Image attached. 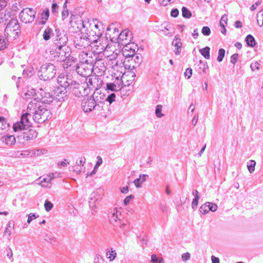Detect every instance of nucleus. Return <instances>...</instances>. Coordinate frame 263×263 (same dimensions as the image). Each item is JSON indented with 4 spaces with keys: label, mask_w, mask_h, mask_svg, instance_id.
<instances>
[{
    "label": "nucleus",
    "mask_w": 263,
    "mask_h": 263,
    "mask_svg": "<svg viewBox=\"0 0 263 263\" xmlns=\"http://www.w3.org/2000/svg\"><path fill=\"white\" fill-rule=\"evenodd\" d=\"M56 35L50 51L54 60L57 61H64L70 55V48L66 46L68 37L64 31L55 29Z\"/></svg>",
    "instance_id": "obj_1"
},
{
    "label": "nucleus",
    "mask_w": 263,
    "mask_h": 263,
    "mask_svg": "<svg viewBox=\"0 0 263 263\" xmlns=\"http://www.w3.org/2000/svg\"><path fill=\"white\" fill-rule=\"evenodd\" d=\"M27 110L32 114L33 120L38 123H43L51 117V113L42 102L36 99L31 101L27 106Z\"/></svg>",
    "instance_id": "obj_2"
},
{
    "label": "nucleus",
    "mask_w": 263,
    "mask_h": 263,
    "mask_svg": "<svg viewBox=\"0 0 263 263\" xmlns=\"http://www.w3.org/2000/svg\"><path fill=\"white\" fill-rule=\"evenodd\" d=\"M131 49L130 46H125L122 50L123 56L125 59L124 62L126 68L133 69L138 67L142 62V56L136 53L135 50H131L128 53L126 50Z\"/></svg>",
    "instance_id": "obj_3"
},
{
    "label": "nucleus",
    "mask_w": 263,
    "mask_h": 263,
    "mask_svg": "<svg viewBox=\"0 0 263 263\" xmlns=\"http://www.w3.org/2000/svg\"><path fill=\"white\" fill-rule=\"evenodd\" d=\"M91 49L97 53H100L110 48L109 41L106 36H100L92 38Z\"/></svg>",
    "instance_id": "obj_4"
},
{
    "label": "nucleus",
    "mask_w": 263,
    "mask_h": 263,
    "mask_svg": "<svg viewBox=\"0 0 263 263\" xmlns=\"http://www.w3.org/2000/svg\"><path fill=\"white\" fill-rule=\"evenodd\" d=\"M21 33L20 24L16 18H10L5 29V36L15 39Z\"/></svg>",
    "instance_id": "obj_5"
},
{
    "label": "nucleus",
    "mask_w": 263,
    "mask_h": 263,
    "mask_svg": "<svg viewBox=\"0 0 263 263\" xmlns=\"http://www.w3.org/2000/svg\"><path fill=\"white\" fill-rule=\"evenodd\" d=\"M91 40L92 37L89 36L88 33H81L77 34L74 37L73 44L77 49L83 50L87 48H91Z\"/></svg>",
    "instance_id": "obj_6"
},
{
    "label": "nucleus",
    "mask_w": 263,
    "mask_h": 263,
    "mask_svg": "<svg viewBox=\"0 0 263 263\" xmlns=\"http://www.w3.org/2000/svg\"><path fill=\"white\" fill-rule=\"evenodd\" d=\"M56 71L55 66L53 64L45 63L40 67L38 74L41 80L46 81L54 78Z\"/></svg>",
    "instance_id": "obj_7"
},
{
    "label": "nucleus",
    "mask_w": 263,
    "mask_h": 263,
    "mask_svg": "<svg viewBox=\"0 0 263 263\" xmlns=\"http://www.w3.org/2000/svg\"><path fill=\"white\" fill-rule=\"evenodd\" d=\"M121 210H118L117 208L110 209L109 211L108 219L110 223L116 227H119L123 228L126 226V224L122 220Z\"/></svg>",
    "instance_id": "obj_8"
},
{
    "label": "nucleus",
    "mask_w": 263,
    "mask_h": 263,
    "mask_svg": "<svg viewBox=\"0 0 263 263\" xmlns=\"http://www.w3.org/2000/svg\"><path fill=\"white\" fill-rule=\"evenodd\" d=\"M32 117V114L28 111L22 115L20 122L13 124V129L15 132L24 130L31 125L29 118Z\"/></svg>",
    "instance_id": "obj_9"
},
{
    "label": "nucleus",
    "mask_w": 263,
    "mask_h": 263,
    "mask_svg": "<svg viewBox=\"0 0 263 263\" xmlns=\"http://www.w3.org/2000/svg\"><path fill=\"white\" fill-rule=\"evenodd\" d=\"M53 88L49 87L48 86H46L44 88H40L39 91L37 92L38 96L37 98L40 101L37 100L38 102H42V104H50L52 102L54 96L51 95L49 91L52 90Z\"/></svg>",
    "instance_id": "obj_10"
},
{
    "label": "nucleus",
    "mask_w": 263,
    "mask_h": 263,
    "mask_svg": "<svg viewBox=\"0 0 263 263\" xmlns=\"http://www.w3.org/2000/svg\"><path fill=\"white\" fill-rule=\"evenodd\" d=\"M36 15V11L33 8H26L21 11L19 18L22 22L25 24L32 23Z\"/></svg>",
    "instance_id": "obj_11"
},
{
    "label": "nucleus",
    "mask_w": 263,
    "mask_h": 263,
    "mask_svg": "<svg viewBox=\"0 0 263 263\" xmlns=\"http://www.w3.org/2000/svg\"><path fill=\"white\" fill-rule=\"evenodd\" d=\"M130 76L132 77V79L130 80H127V83L125 84L124 85H129L130 84V82H132L134 80L135 78L136 77V74L134 72H129L127 74H124V75L123 76V78L121 80V82H120L119 83H117V84H115L114 83H109L106 84V88L107 90H111L112 91H118L122 87V84L123 83V80H125L127 76Z\"/></svg>",
    "instance_id": "obj_12"
},
{
    "label": "nucleus",
    "mask_w": 263,
    "mask_h": 263,
    "mask_svg": "<svg viewBox=\"0 0 263 263\" xmlns=\"http://www.w3.org/2000/svg\"><path fill=\"white\" fill-rule=\"evenodd\" d=\"M76 70L78 74L84 77H89L93 72L92 66L87 60L85 63L80 62L78 64Z\"/></svg>",
    "instance_id": "obj_13"
},
{
    "label": "nucleus",
    "mask_w": 263,
    "mask_h": 263,
    "mask_svg": "<svg viewBox=\"0 0 263 263\" xmlns=\"http://www.w3.org/2000/svg\"><path fill=\"white\" fill-rule=\"evenodd\" d=\"M82 109L85 112H90L93 110H100L98 108V104H95L91 97L85 98L81 103Z\"/></svg>",
    "instance_id": "obj_14"
},
{
    "label": "nucleus",
    "mask_w": 263,
    "mask_h": 263,
    "mask_svg": "<svg viewBox=\"0 0 263 263\" xmlns=\"http://www.w3.org/2000/svg\"><path fill=\"white\" fill-rule=\"evenodd\" d=\"M92 66L93 72L95 74L102 75L107 69V62L102 59H96Z\"/></svg>",
    "instance_id": "obj_15"
},
{
    "label": "nucleus",
    "mask_w": 263,
    "mask_h": 263,
    "mask_svg": "<svg viewBox=\"0 0 263 263\" xmlns=\"http://www.w3.org/2000/svg\"><path fill=\"white\" fill-rule=\"evenodd\" d=\"M89 26L91 30L89 32L88 34L90 37L93 38L102 35V31L100 29V28L102 27V23L97 21V20H93L92 23H90Z\"/></svg>",
    "instance_id": "obj_16"
},
{
    "label": "nucleus",
    "mask_w": 263,
    "mask_h": 263,
    "mask_svg": "<svg viewBox=\"0 0 263 263\" xmlns=\"http://www.w3.org/2000/svg\"><path fill=\"white\" fill-rule=\"evenodd\" d=\"M95 104H98V108L101 110L103 108V105L106 101L105 95L101 92L99 89H96L94 91L93 95L90 96Z\"/></svg>",
    "instance_id": "obj_17"
},
{
    "label": "nucleus",
    "mask_w": 263,
    "mask_h": 263,
    "mask_svg": "<svg viewBox=\"0 0 263 263\" xmlns=\"http://www.w3.org/2000/svg\"><path fill=\"white\" fill-rule=\"evenodd\" d=\"M67 88L64 86H58L55 87L52 91L53 92L54 98L58 101H62L64 100L68 96Z\"/></svg>",
    "instance_id": "obj_18"
},
{
    "label": "nucleus",
    "mask_w": 263,
    "mask_h": 263,
    "mask_svg": "<svg viewBox=\"0 0 263 263\" xmlns=\"http://www.w3.org/2000/svg\"><path fill=\"white\" fill-rule=\"evenodd\" d=\"M37 136V133L34 129H30L27 132H23L21 135L17 137V139L20 142L24 143L22 141V140L24 141H29L34 139Z\"/></svg>",
    "instance_id": "obj_19"
},
{
    "label": "nucleus",
    "mask_w": 263,
    "mask_h": 263,
    "mask_svg": "<svg viewBox=\"0 0 263 263\" xmlns=\"http://www.w3.org/2000/svg\"><path fill=\"white\" fill-rule=\"evenodd\" d=\"M88 78L86 79V82L85 83H84L85 85V87L88 89V91L90 90H96V89H98L99 87V81L98 79L96 76H91L90 77H88Z\"/></svg>",
    "instance_id": "obj_20"
},
{
    "label": "nucleus",
    "mask_w": 263,
    "mask_h": 263,
    "mask_svg": "<svg viewBox=\"0 0 263 263\" xmlns=\"http://www.w3.org/2000/svg\"><path fill=\"white\" fill-rule=\"evenodd\" d=\"M73 80H72L67 74L64 73L60 74L57 79V82L60 86H64L67 89L72 84Z\"/></svg>",
    "instance_id": "obj_21"
},
{
    "label": "nucleus",
    "mask_w": 263,
    "mask_h": 263,
    "mask_svg": "<svg viewBox=\"0 0 263 263\" xmlns=\"http://www.w3.org/2000/svg\"><path fill=\"white\" fill-rule=\"evenodd\" d=\"M81 89L83 90V86L82 84H80L77 82L73 81L72 84L68 87V90L71 91L73 95L76 97H80L81 94L79 89Z\"/></svg>",
    "instance_id": "obj_22"
},
{
    "label": "nucleus",
    "mask_w": 263,
    "mask_h": 263,
    "mask_svg": "<svg viewBox=\"0 0 263 263\" xmlns=\"http://www.w3.org/2000/svg\"><path fill=\"white\" fill-rule=\"evenodd\" d=\"M172 44L175 47V50H174L175 54L179 55L181 53V47L182 45V43L181 42V39L180 38L179 35L177 34L175 36Z\"/></svg>",
    "instance_id": "obj_23"
},
{
    "label": "nucleus",
    "mask_w": 263,
    "mask_h": 263,
    "mask_svg": "<svg viewBox=\"0 0 263 263\" xmlns=\"http://www.w3.org/2000/svg\"><path fill=\"white\" fill-rule=\"evenodd\" d=\"M209 67L206 62L200 60L199 63L196 66V70L199 73L202 74L206 72V70Z\"/></svg>",
    "instance_id": "obj_24"
},
{
    "label": "nucleus",
    "mask_w": 263,
    "mask_h": 263,
    "mask_svg": "<svg viewBox=\"0 0 263 263\" xmlns=\"http://www.w3.org/2000/svg\"><path fill=\"white\" fill-rule=\"evenodd\" d=\"M57 173L55 174H49V175L41 181L40 183L41 185L43 187H50L51 186L48 185V184L50 183L52 179L55 177V175H57Z\"/></svg>",
    "instance_id": "obj_25"
},
{
    "label": "nucleus",
    "mask_w": 263,
    "mask_h": 263,
    "mask_svg": "<svg viewBox=\"0 0 263 263\" xmlns=\"http://www.w3.org/2000/svg\"><path fill=\"white\" fill-rule=\"evenodd\" d=\"M117 53H113L109 59L106 60L107 62V66H109V68H114L115 66L118 65V61L117 60Z\"/></svg>",
    "instance_id": "obj_26"
},
{
    "label": "nucleus",
    "mask_w": 263,
    "mask_h": 263,
    "mask_svg": "<svg viewBox=\"0 0 263 263\" xmlns=\"http://www.w3.org/2000/svg\"><path fill=\"white\" fill-rule=\"evenodd\" d=\"M148 177V176L146 174L140 175L139 178L136 179L134 181L136 187L137 188L141 187L142 184L146 180Z\"/></svg>",
    "instance_id": "obj_27"
},
{
    "label": "nucleus",
    "mask_w": 263,
    "mask_h": 263,
    "mask_svg": "<svg viewBox=\"0 0 263 263\" xmlns=\"http://www.w3.org/2000/svg\"><path fill=\"white\" fill-rule=\"evenodd\" d=\"M132 34V33L127 30H124L122 31L119 34H117L116 36H118V40L119 42L121 41H123L124 40L128 41L130 39H128Z\"/></svg>",
    "instance_id": "obj_28"
},
{
    "label": "nucleus",
    "mask_w": 263,
    "mask_h": 263,
    "mask_svg": "<svg viewBox=\"0 0 263 263\" xmlns=\"http://www.w3.org/2000/svg\"><path fill=\"white\" fill-rule=\"evenodd\" d=\"M2 140L8 145H11L15 143V138L13 135H6L2 137Z\"/></svg>",
    "instance_id": "obj_29"
},
{
    "label": "nucleus",
    "mask_w": 263,
    "mask_h": 263,
    "mask_svg": "<svg viewBox=\"0 0 263 263\" xmlns=\"http://www.w3.org/2000/svg\"><path fill=\"white\" fill-rule=\"evenodd\" d=\"M11 17L9 12H1L0 13V24L4 23L5 25H7Z\"/></svg>",
    "instance_id": "obj_30"
},
{
    "label": "nucleus",
    "mask_w": 263,
    "mask_h": 263,
    "mask_svg": "<svg viewBox=\"0 0 263 263\" xmlns=\"http://www.w3.org/2000/svg\"><path fill=\"white\" fill-rule=\"evenodd\" d=\"M49 16V10L48 8H46L41 14V21L39 24L44 25Z\"/></svg>",
    "instance_id": "obj_31"
},
{
    "label": "nucleus",
    "mask_w": 263,
    "mask_h": 263,
    "mask_svg": "<svg viewBox=\"0 0 263 263\" xmlns=\"http://www.w3.org/2000/svg\"><path fill=\"white\" fill-rule=\"evenodd\" d=\"M106 258L110 261H112L115 259L117 256V253L115 250L112 248L108 250L106 254Z\"/></svg>",
    "instance_id": "obj_32"
},
{
    "label": "nucleus",
    "mask_w": 263,
    "mask_h": 263,
    "mask_svg": "<svg viewBox=\"0 0 263 263\" xmlns=\"http://www.w3.org/2000/svg\"><path fill=\"white\" fill-rule=\"evenodd\" d=\"M245 41L247 45L251 47H255L256 44L254 37L251 34H249L246 37Z\"/></svg>",
    "instance_id": "obj_33"
},
{
    "label": "nucleus",
    "mask_w": 263,
    "mask_h": 263,
    "mask_svg": "<svg viewBox=\"0 0 263 263\" xmlns=\"http://www.w3.org/2000/svg\"><path fill=\"white\" fill-rule=\"evenodd\" d=\"M97 193L93 192L91 194V197L89 198V204L90 208H96L97 207V203L98 204V198H96L93 199V197H95V195Z\"/></svg>",
    "instance_id": "obj_34"
},
{
    "label": "nucleus",
    "mask_w": 263,
    "mask_h": 263,
    "mask_svg": "<svg viewBox=\"0 0 263 263\" xmlns=\"http://www.w3.org/2000/svg\"><path fill=\"white\" fill-rule=\"evenodd\" d=\"M53 34V31L51 28L49 27L45 28L44 31L43 37L44 40L48 41L50 39L51 34Z\"/></svg>",
    "instance_id": "obj_35"
},
{
    "label": "nucleus",
    "mask_w": 263,
    "mask_h": 263,
    "mask_svg": "<svg viewBox=\"0 0 263 263\" xmlns=\"http://www.w3.org/2000/svg\"><path fill=\"white\" fill-rule=\"evenodd\" d=\"M210 48L208 46L199 50L200 53L206 59H209L210 58Z\"/></svg>",
    "instance_id": "obj_36"
},
{
    "label": "nucleus",
    "mask_w": 263,
    "mask_h": 263,
    "mask_svg": "<svg viewBox=\"0 0 263 263\" xmlns=\"http://www.w3.org/2000/svg\"><path fill=\"white\" fill-rule=\"evenodd\" d=\"M7 37L3 36H0V50H3L7 48L8 45V40Z\"/></svg>",
    "instance_id": "obj_37"
},
{
    "label": "nucleus",
    "mask_w": 263,
    "mask_h": 263,
    "mask_svg": "<svg viewBox=\"0 0 263 263\" xmlns=\"http://www.w3.org/2000/svg\"><path fill=\"white\" fill-rule=\"evenodd\" d=\"M171 30V25L168 24L164 27V29L162 28L161 31L163 32L164 35L168 36H171L173 35L174 32L170 31Z\"/></svg>",
    "instance_id": "obj_38"
},
{
    "label": "nucleus",
    "mask_w": 263,
    "mask_h": 263,
    "mask_svg": "<svg viewBox=\"0 0 263 263\" xmlns=\"http://www.w3.org/2000/svg\"><path fill=\"white\" fill-rule=\"evenodd\" d=\"M182 15L183 17L189 18L192 16V13L187 8L183 7L182 8Z\"/></svg>",
    "instance_id": "obj_39"
},
{
    "label": "nucleus",
    "mask_w": 263,
    "mask_h": 263,
    "mask_svg": "<svg viewBox=\"0 0 263 263\" xmlns=\"http://www.w3.org/2000/svg\"><path fill=\"white\" fill-rule=\"evenodd\" d=\"M44 239L52 245H54L56 242L55 238L53 236L48 234L44 236Z\"/></svg>",
    "instance_id": "obj_40"
},
{
    "label": "nucleus",
    "mask_w": 263,
    "mask_h": 263,
    "mask_svg": "<svg viewBox=\"0 0 263 263\" xmlns=\"http://www.w3.org/2000/svg\"><path fill=\"white\" fill-rule=\"evenodd\" d=\"M256 162L254 160H250L247 163V167L250 173H252L255 170Z\"/></svg>",
    "instance_id": "obj_41"
},
{
    "label": "nucleus",
    "mask_w": 263,
    "mask_h": 263,
    "mask_svg": "<svg viewBox=\"0 0 263 263\" xmlns=\"http://www.w3.org/2000/svg\"><path fill=\"white\" fill-rule=\"evenodd\" d=\"M0 124L2 129H6L9 126V124L7 122L6 119L3 117H0Z\"/></svg>",
    "instance_id": "obj_42"
},
{
    "label": "nucleus",
    "mask_w": 263,
    "mask_h": 263,
    "mask_svg": "<svg viewBox=\"0 0 263 263\" xmlns=\"http://www.w3.org/2000/svg\"><path fill=\"white\" fill-rule=\"evenodd\" d=\"M199 212L202 215H205L209 213V210L208 209V203H206V202L200 206L199 209Z\"/></svg>",
    "instance_id": "obj_43"
},
{
    "label": "nucleus",
    "mask_w": 263,
    "mask_h": 263,
    "mask_svg": "<svg viewBox=\"0 0 263 263\" xmlns=\"http://www.w3.org/2000/svg\"><path fill=\"white\" fill-rule=\"evenodd\" d=\"M162 106L161 105H158L156 106L155 110L156 116L158 118L163 117L164 115L161 112Z\"/></svg>",
    "instance_id": "obj_44"
},
{
    "label": "nucleus",
    "mask_w": 263,
    "mask_h": 263,
    "mask_svg": "<svg viewBox=\"0 0 263 263\" xmlns=\"http://www.w3.org/2000/svg\"><path fill=\"white\" fill-rule=\"evenodd\" d=\"M257 22L260 27L263 25V11L260 10L257 14Z\"/></svg>",
    "instance_id": "obj_45"
},
{
    "label": "nucleus",
    "mask_w": 263,
    "mask_h": 263,
    "mask_svg": "<svg viewBox=\"0 0 263 263\" xmlns=\"http://www.w3.org/2000/svg\"><path fill=\"white\" fill-rule=\"evenodd\" d=\"M224 55H225V50L223 48L220 49L218 50V57L217 59V61L219 62H221L223 59Z\"/></svg>",
    "instance_id": "obj_46"
},
{
    "label": "nucleus",
    "mask_w": 263,
    "mask_h": 263,
    "mask_svg": "<svg viewBox=\"0 0 263 263\" xmlns=\"http://www.w3.org/2000/svg\"><path fill=\"white\" fill-rule=\"evenodd\" d=\"M53 204L49 201L48 200H46L44 203L45 209L47 212H49L53 208Z\"/></svg>",
    "instance_id": "obj_47"
},
{
    "label": "nucleus",
    "mask_w": 263,
    "mask_h": 263,
    "mask_svg": "<svg viewBox=\"0 0 263 263\" xmlns=\"http://www.w3.org/2000/svg\"><path fill=\"white\" fill-rule=\"evenodd\" d=\"M206 203H208L209 211L215 212L217 210V205L216 204L210 202H208Z\"/></svg>",
    "instance_id": "obj_48"
},
{
    "label": "nucleus",
    "mask_w": 263,
    "mask_h": 263,
    "mask_svg": "<svg viewBox=\"0 0 263 263\" xmlns=\"http://www.w3.org/2000/svg\"><path fill=\"white\" fill-rule=\"evenodd\" d=\"M116 97V96L115 93H111L110 95H108L107 98H106V101L108 102L109 104H111L115 101Z\"/></svg>",
    "instance_id": "obj_49"
},
{
    "label": "nucleus",
    "mask_w": 263,
    "mask_h": 263,
    "mask_svg": "<svg viewBox=\"0 0 263 263\" xmlns=\"http://www.w3.org/2000/svg\"><path fill=\"white\" fill-rule=\"evenodd\" d=\"M201 32L204 35L208 36L211 34V29L208 26H204L202 29Z\"/></svg>",
    "instance_id": "obj_50"
},
{
    "label": "nucleus",
    "mask_w": 263,
    "mask_h": 263,
    "mask_svg": "<svg viewBox=\"0 0 263 263\" xmlns=\"http://www.w3.org/2000/svg\"><path fill=\"white\" fill-rule=\"evenodd\" d=\"M81 84H82L83 86V90L81 89H79L80 93H82L81 96L87 95L89 93L88 89L85 87V85H84V83H81Z\"/></svg>",
    "instance_id": "obj_51"
},
{
    "label": "nucleus",
    "mask_w": 263,
    "mask_h": 263,
    "mask_svg": "<svg viewBox=\"0 0 263 263\" xmlns=\"http://www.w3.org/2000/svg\"><path fill=\"white\" fill-rule=\"evenodd\" d=\"M228 21V17L226 14H224L222 15V16L221 18L220 21V25L221 27H223V25L224 24H227Z\"/></svg>",
    "instance_id": "obj_52"
},
{
    "label": "nucleus",
    "mask_w": 263,
    "mask_h": 263,
    "mask_svg": "<svg viewBox=\"0 0 263 263\" xmlns=\"http://www.w3.org/2000/svg\"><path fill=\"white\" fill-rule=\"evenodd\" d=\"M12 3H13V4H12V5L11 7V10L12 11H17L19 10L20 8L22 7H20L18 5L16 1H15L14 0H13Z\"/></svg>",
    "instance_id": "obj_53"
},
{
    "label": "nucleus",
    "mask_w": 263,
    "mask_h": 263,
    "mask_svg": "<svg viewBox=\"0 0 263 263\" xmlns=\"http://www.w3.org/2000/svg\"><path fill=\"white\" fill-rule=\"evenodd\" d=\"M39 217V215H36L34 213H30L28 215L27 219V223H30L33 219H35Z\"/></svg>",
    "instance_id": "obj_54"
},
{
    "label": "nucleus",
    "mask_w": 263,
    "mask_h": 263,
    "mask_svg": "<svg viewBox=\"0 0 263 263\" xmlns=\"http://www.w3.org/2000/svg\"><path fill=\"white\" fill-rule=\"evenodd\" d=\"M238 54L237 53H234L233 54L231 57V58H230V61L233 64H235L236 62L237 61L238 59Z\"/></svg>",
    "instance_id": "obj_55"
},
{
    "label": "nucleus",
    "mask_w": 263,
    "mask_h": 263,
    "mask_svg": "<svg viewBox=\"0 0 263 263\" xmlns=\"http://www.w3.org/2000/svg\"><path fill=\"white\" fill-rule=\"evenodd\" d=\"M250 67L252 71H254L256 69H259V64L257 62L252 63L250 65Z\"/></svg>",
    "instance_id": "obj_56"
},
{
    "label": "nucleus",
    "mask_w": 263,
    "mask_h": 263,
    "mask_svg": "<svg viewBox=\"0 0 263 263\" xmlns=\"http://www.w3.org/2000/svg\"><path fill=\"white\" fill-rule=\"evenodd\" d=\"M199 198H194L192 201V208L194 210H195L197 207L198 203V200Z\"/></svg>",
    "instance_id": "obj_57"
},
{
    "label": "nucleus",
    "mask_w": 263,
    "mask_h": 263,
    "mask_svg": "<svg viewBox=\"0 0 263 263\" xmlns=\"http://www.w3.org/2000/svg\"><path fill=\"white\" fill-rule=\"evenodd\" d=\"M191 257V255L189 253L186 252L182 254L181 258L183 261H186L188 260Z\"/></svg>",
    "instance_id": "obj_58"
},
{
    "label": "nucleus",
    "mask_w": 263,
    "mask_h": 263,
    "mask_svg": "<svg viewBox=\"0 0 263 263\" xmlns=\"http://www.w3.org/2000/svg\"><path fill=\"white\" fill-rule=\"evenodd\" d=\"M133 198L134 196L133 195H130L127 196L124 200V204L125 205H127Z\"/></svg>",
    "instance_id": "obj_59"
},
{
    "label": "nucleus",
    "mask_w": 263,
    "mask_h": 263,
    "mask_svg": "<svg viewBox=\"0 0 263 263\" xmlns=\"http://www.w3.org/2000/svg\"><path fill=\"white\" fill-rule=\"evenodd\" d=\"M112 29L114 30V33L117 32L118 33L119 32L118 29L117 27H115V24H110L108 26L107 28V31H110Z\"/></svg>",
    "instance_id": "obj_60"
},
{
    "label": "nucleus",
    "mask_w": 263,
    "mask_h": 263,
    "mask_svg": "<svg viewBox=\"0 0 263 263\" xmlns=\"http://www.w3.org/2000/svg\"><path fill=\"white\" fill-rule=\"evenodd\" d=\"M192 74V69L191 68H186L185 72H184V75L185 77H187V79H189L191 77Z\"/></svg>",
    "instance_id": "obj_61"
},
{
    "label": "nucleus",
    "mask_w": 263,
    "mask_h": 263,
    "mask_svg": "<svg viewBox=\"0 0 263 263\" xmlns=\"http://www.w3.org/2000/svg\"><path fill=\"white\" fill-rule=\"evenodd\" d=\"M51 2H52L51 10L52 13H55L57 12L59 7L58 5L55 3V0H52Z\"/></svg>",
    "instance_id": "obj_62"
},
{
    "label": "nucleus",
    "mask_w": 263,
    "mask_h": 263,
    "mask_svg": "<svg viewBox=\"0 0 263 263\" xmlns=\"http://www.w3.org/2000/svg\"><path fill=\"white\" fill-rule=\"evenodd\" d=\"M69 163V162H68V160L67 159H64V161H62L60 162H59L58 163V165L59 167L61 166H66Z\"/></svg>",
    "instance_id": "obj_63"
},
{
    "label": "nucleus",
    "mask_w": 263,
    "mask_h": 263,
    "mask_svg": "<svg viewBox=\"0 0 263 263\" xmlns=\"http://www.w3.org/2000/svg\"><path fill=\"white\" fill-rule=\"evenodd\" d=\"M179 14V11L177 9H173L171 12V15L172 17H176Z\"/></svg>",
    "instance_id": "obj_64"
}]
</instances>
